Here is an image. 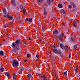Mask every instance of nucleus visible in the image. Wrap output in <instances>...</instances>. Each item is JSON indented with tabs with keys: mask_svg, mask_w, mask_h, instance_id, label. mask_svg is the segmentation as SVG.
Segmentation results:
<instances>
[{
	"mask_svg": "<svg viewBox=\"0 0 80 80\" xmlns=\"http://www.w3.org/2000/svg\"><path fill=\"white\" fill-rule=\"evenodd\" d=\"M20 45V40L18 39L15 42H13L12 44V47L13 48V51L15 53L17 52L20 48L19 47Z\"/></svg>",
	"mask_w": 80,
	"mask_h": 80,
	"instance_id": "1",
	"label": "nucleus"
},
{
	"mask_svg": "<svg viewBox=\"0 0 80 80\" xmlns=\"http://www.w3.org/2000/svg\"><path fill=\"white\" fill-rule=\"evenodd\" d=\"M12 64L13 67L15 68L18 65V61L16 60H14L12 61Z\"/></svg>",
	"mask_w": 80,
	"mask_h": 80,
	"instance_id": "2",
	"label": "nucleus"
},
{
	"mask_svg": "<svg viewBox=\"0 0 80 80\" xmlns=\"http://www.w3.org/2000/svg\"><path fill=\"white\" fill-rule=\"evenodd\" d=\"M20 8L21 10H22V12L25 15L26 13V9L25 8V7L23 5L21 4L20 5Z\"/></svg>",
	"mask_w": 80,
	"mask_h": 80,
	"instance_id": "3",
	"label": "nucleus"
},
{
	"mask_svg": "<svg viewBox=\"0 0 80 80\" xmlns=\"http://www.w3.org/2000/svg\"><path fill=\"white\" fill-rule=\"evenodd\" d=\"M60 47L62 48V49H63V48H64V49L66 50H68V46H66L64 47V46H63V45L62 44V43H60Z\"/></svg>",
	"mask_w": 80,
	"mask_h": 80,
	"instance_id": "4",
	"label": "nucleus"
},
{
	"mask_svg": "<svg viewBox=\"0 0 80 80\" xmlns=\"http://www.w3.org/2000/svg\"><path fill=\"white\" fill-rule=\"evenodd\" d=\"M43 14L45 15H46L47 14V8H46L44 7L43 8Z\"/></svg>",
	"mask_w": 80,
	"mask_h": 80,
	"instance_id": "5",
	"label": "nucleus"
},
{
	"mask_svg": "<svg viewBox=\"0 0 80 80\" xmlns=\"http://www.w3.org/2000/svg\"><path fill=\"white\" fill-rule=\"evenodd\" d=\"M11 2L12 5L13 6H16L17 4L15 3V0H11Z\"/></svg>",
	"mask_w": 80,
	"mask_h": 80,
	"instance_id": "6",
	"label": "nucleus"
},
{
	"mask_svg": "<svg viewBox=\"0 0 80 80\" xmlns=\"http://www.w3.org/2000/svg\"><path fill=\"white\" fill-rule=\"evenodd\" d=\"M53 51L56 54H58V50L55 48L52 49Z\"/></svg>",
	"mask_w": 80,
	"mask_h": 80,
	"instance_id": "7",
	"label": "nucleus"
},
{
	"mask_svg": "<svg viewBox=\"0 0 80 80\" xmlns=\"http://www.w3.org/2000/svg\"><path fill=\"white\" fill-rule=\"evenodd\" d=\"M60 12H61L62 13L64 14V15H66V13L65 11L63 9H61L60 10Z\"/></svg>",
	"mask_w": 80,
	"mask_h": 80,
	"instance_id": "8",
	"label": "nucleus"
},
{
	"mask_svg": "<svg viewBox=\"0 0 80 80\" xmlns=\"http://www.w3.org/2000/svg\"><path fill=\"white\" fill-rule=\"evenodd\" d=\"M53 34H57L58 33V31L57 30V29L56 30H54L53 31Z\"/></svg>",
	"mask_w": 80,
	"mask_h": 80,
	"instance_id": "9",
	"label": "nucleus"
},
{
	"mask_svg": "<svg viewBox=\"0 0 80 80\" xmlns=\"http://www.w3.org/2000/svg\"><path fill=\"white\" fill-rule=\"evenodd\" d=\"M7 18H8L10 20H13V17L12 16H8Z\"/></svg>",
	"mask_w": 80,
	"mask_h": 80,
	"instance_id": "10",
	"label": "nucleus"
},
{
	"mask_svg": "<svg viewBox=\"0 0 80 80\" xmlns=\"http://www.w3.org/2000/svg\"><path fill=\"white\" fill-rule=\"evenodd\" d=\"M5 75L7 76L8 78H10V73H9L8 72H6Z\"/></svg>",
	"mask_w": 80,
	"mask_h": 80,
	"instance_id": "11",
	"label": "nucleus"
},
{
	"mask_svg": "<svg viewBox=\"0 0 80 80\" xmlns=\"http://www.w3.org/2000/svg\"><path fill=\"white\" fill-rule=\"evenodd\" d=\"M4 55V52L2 51L1 50L0 51V55L1 56H3Z\"/></svg>",
	"mask_w": 80,
	"mask_h": 80,
	"instance_id": "12",
	"label": "nucleus"
},
{
	"mask_svg": "<svg viewBox=\"0 0 80 80\" xmlns=\"http://www.w3.org/2000/svg\"><path fill=\"white\" fill-rule=\"evenodd\" d=\"M70 40L71 42H72V43L74 42V38H73V37H71Z\"/></svg>",
	"mask_w": 80,
	"mask_h": 80,
	"instance_id": "13",
	"label": "nucleus"
},
{
	"mask_svg": "<svg viewBox=\"0 0 80 80\" xmlns=\"http://www.w3.org/2000/svg\"><path fill=\"white\" fill-rule=\"evenodd\" d=\"M44 5L45 7H48V6H50V5H48V4L47 2H46L44 4Z\"/></svg>",
	"mask_w": 80,
	"mask_h": 80,
	"instance_id": "14",
	"label": "nucleus"
},
{
	"mask_svg": "<svg viewBox=\"0 0 80 80\" xmlns=\"http://www.w3.org/2000/svg\"><path fill=\"white\" fill-rule=\"evenodd\" d=\"M24 70V68H22L20 70L19 73H21Z\"/></svg>",
	"mask_w": 80,
	"mask_h": 80,
	"instance_id": "15",
	"label": "nucleus"
},
{
	"mask_svg": "<svg viewBox=\"0 0 80 80\" xmlns=\"http://www.w3.org/2000/svg\"><path fill=\"white\" fill-rule=\"evenodd\" d=\"M47 3H48V5H50V2H51V1L50 0H47Z\"/></svg>",
	"mask_w": 80,
	"mask_h": 80,
	"instance_id": "16",
	"label": "nucleus"
},
{
	"mask_svg": "<svg viewBox=\"0 0 80 80\" xmlns=\"http://www.w3.org/2000/svg\"><path fill=\"white\" fill-rule=\"evenodd\" d=\"M3 12L4 14L5 15L7 14V11H6V9L5 8H4L3 9Z\"/></svg>",
	"mask_w": 80,
	"mask_h": 80,
	"instance_id": "17",
	"label": "nucleus"
},
{
	"mask_svg": "<svg viewBox=\"0 0 80 80\" xmlns=\"http://www.w3.org/2000/svg\"><path fill=\"white\" fill-rule=\"evenodd\" d=\"M28 21L30 23H32V18H29Z\"/></svg>",
	"mask_w": 80,
	"mask_h": 80,
	"instance_id": "18",
	"label": "nucleus"
},
{
	"mask_svg": "<svg viewBox=\"0 0 80 80\" xmlns=\"http://www.w3.org/2000/svg\"><path fill=\"white\" fill-rule=\"evenodd\" d=\"M60 36H61L62 37H63V38H64V37H65L64 34L63 33H62L60 34Z\"/></svg>",
	"mask_w": 80,
	"mask_h": 80,
	"instance_id": "19",
	"label": "nucleus"
},
{
	"mask_svg": "<svg viewBox=\"0 0 80 80\" xmlns=\"http://www.w3.org/2000/svg\"><path fill=\"white\" fill-rule=\"evenodd\" d=\"M0 70L1 72H3L4 71V68L3 67L1 68L0 69Z\"/></svg>",
	"mask_w": 80,
	"mask_h": 80,
	"instance_id": "20",
	"label": "nucleus"
},
{
	"mask_svg": "<svg viewBox=\"0 0 80 80\" xmlns=\"http://www.w3.org/2000/svg\"><path fill=\"white\" fill-rule=\"evenodd\" d=\"M27 77L28 78H32V75L30 74H28L27 75Z\"/></svg>",
	"mask_w": 80,
	"mask_h": 80,
	"instance_id": "21",
	"label": "nucleus"
},
{
	"mask_svg": "<svg viewBox=\"0 0 80 80\" xmlns=\"http://www.w3.org/2000/svg\"><path fill=\"white\" fill-rule=\"evenodd\" d=\"M9 12H8L7 13H6V15L7 16L5 17V18H7V17H8V16H10L9 15Z\"/></svg>",
	"mask_w": 80,
	"mask_h": 80,
	"instance_id": "22",
	"label": "nucleus"
},
{
	"mask_svg": "<svg viewBox=\"0 0 80 80\" xmlns=\"http://www.w3.org/2000/svg\"><path fill=\"white\" fill-rule=\"evenodd\" d=\"M58 7L59 8H62L63 7V5L61 4H59Z\"/></svg>",
	"mask_w": 80,
	"mask_h": 80,
	"instance_id": "23",
	"label": "nucleus"
},
{
	"mask_svg": "<svg viewBox=\"0 0 80 80\" xmlns=\"http://www.w3.org/2000/svg\"><path fill=\"white\" fill-rule=\"evenodd\" d=\"M41 77L42 78H45V76L43 74H41Z\"/></svg>",
	"mask_w": 80,
	"mask_h": 80,
	"instance_id": "24",
	"label": "nucleus"
},
{
	"mask_svg": "<svg viewBox=\"0 0 80 80\" xmlns=\"http://www.w3.org/2000/svg\"><path fill=\"white\" fill-rule=\"evenodd\" d=\"M73 22H74V23H75V24H77V23H78V22H77V19L74 20L73 21Z\"/></svg>",
	"mask_w": 80,
	"mask_h": 80,
	"instance_id": "25",
	"label": "nucleus"
},
{
	"mask_svg": "<svg viewBox=\"0 0 80 80\" xmlns=\"http://www.w3.org/2000/svg\"><path fill=\"white\" fill-rule=\"evenodd\" d=\"M13 76L14 79H16V77H17V76L16 75V74H13Z\"/></svg>",
	"mask_w": 80,
	"mask_h": 80,
	"instance_id": "26",
	"label": "nucleus"
},
{
	"mask_svg": "<svg viewBox=\"0 0 80 80\" xmlns=\"http://www.w3.org/2000/svg\"><path fill=\"white\" fill-rule=\"evenodd\" d=\"M57 38H58V40H61V39H62V38H60V37L59 36H58L57 37Z\"/></svg>",
	"mask_w": 80,
	"mask_h": 80,
	"instance_id": "27",
	"label": "nucleus"
},
{
	"mask_svg": "<svg viewBox=\"0 0 80 80\" xmlns=\"http://www.w3.org/2000/svg\"><path fill=\"white\" fill-rule=\"evenodd\" d=\"M64 74L65 76H67V71H66L65 72Z\"/></svg>",
	"mask_w": 80,
	"mask_h": 80,
	"instance_id": "28",
	"label": "nucleus"
},
{
	"mask_svg": "<svg viewBox=\"0 0 80 80\" xmlns=\"http://www.w3.org/2000/svg\"><path fill=\"white\" fill-rule=\"evenodd\" d=\"M42 2V1H40L39 2L38 1H37V2L39 3V4H41Z\"/></svg>",
	"mask_w": 80,
	"mask_h": 80,
	"instance_id": "29",
	"label": "nucleus"
},
{
	"mask_svg": "<svg viewBox=\"0 0 80 80\" xmlns=\"http://www.w3.org/2000/svg\"><path fill=\"white\" fill-rule=\"evenodd\" d=\"M70 4L71 5L73 6L75 4V3H74V2H70Z\"/></svg>",
	"mask_w": 80,
	"mask_h": 80,
	"instance_id": "30",
	"label": "nucleus"
},
{
	"mask_svg": "<svg viewBox=\"0 0 80 80\" xmlns=\"http://www.w3.org/2000/svg\"><path fill=\"white\" fill-rule=\"evenodd\" d=\"M18 21L19 22L20 21V17L18 16Z\"/></svg>",
	"mask_w": 80,
	"mask_h": 80,
	"instance_id": "31",
	"label": "nucleus"
},
{
	"mask_svg": "<svg viewBox=\"0 0 80 80\" xmlns=\"http://www.w3.org/2000/svg\"><path fill=\"white\" fill-rule=\"evenodd\" d=\"M3 28H7V26L6 25H4L3 26Z\"/></svg>",
	"mask_w": 80,
	"mask_h": 80,
	"instance_id": "32",
	"label": "nucleus"
},
{
	"mask_svg": "<svg viewBox=\"0 0 80 80\" xmlns=\"http://www.w3.org/2000/svg\"><path fill=\"white\" fill-rule=\"evenodd\" d=\"M10 25H11V26H13V22H11L10 24Z\"/></svg>",
	"mask_w": 80,
	"mask_h": 80,
	"instance_id": "33",
	"label": "nucleus"
},
{
	"mask_svg": "<svg viewBox=\"0 0 80 80\" xmlns=\"http://www.w3.org/2000/svg\"><path fill=\"white\" fill-rule=\"evenodd\" d=\"M71 57V53H69V56H68V58H70Z\"/></svg>",
	"mask_w": 80,
	"mask_h": 80,
	"instance_id": "34",
	"label": "nucleus"
},
{
	"mask_svg": "<svg viewBox=\"0 0 80 80\" xmlns=\"http://www.w3.org/2000/svg\"><path fill=\"white\" fill-rule=\"evenodd\" d=\"M27 57H30V54H27Z\"/></svg>",
	"mask_w": 80,
	"mask_h": 80,
	"instance_id": "35",
	"label": "nucleus"
},
{
	"mask_svg": "<svg viewBox=\"0 0 80 80\" xmlns=\"http://www.w3.org/2000/svg\"><path fill=\"white\" fill-rule=\"evenodd\" d=\"M42 31L43 32H44V31H45V28H44L42 27Z\"/></svg>",
	"mask_w": 80,
	"mask_h": 80,
	"instance_id": "36",
	"label": "nucleus"
},
{
	"mask_svg": "<svg viewBox=\"0 0 80 80\" xmlns=\"http://www.w3.org/2000/svg\"><path fill=\"white\" fill-rule=\"evenodd\" d=\"M38 40H39V41H40V42H42V39H38Z\"/></svg>",
	"mask_w": 80,
	"mask_h": 80,
	"instance_id": "37",
	"label": "nucleus"
},
{
	"mask_svg": "<svg viewBox=\"0 0 80 80\" xmlns=\"http://www.w3.org/2000/svg\"><path fill=\"white\" fill-rule=\"evenodd\" d=\"M73 6V7L74 8H75L76 7V5H75V4H74V5Z\"/></svg>",
	"mask_w": 80,
	"mask_h": 80,
	"instance_id": "38",
	"label": "nucleus"
},
{
	"mask_svg": "<svg viewBox=\"0 0 80 80\" xmlns=\"http://www.w3.org/2000/svg\"><path fill=\"white\" fill-rule=\"evenodd\" d=\"M78 66H77L76 67V70H78Z\"/></svg>",
	"mask_w": 80,
	"mask_h": 80,
	"instance_id": "39",
	"label": "nucleus"
},
{
	"mask_svg": "<svg viewBox=\"0 0 80 80\" xmlns=\"http://www.w3.org/2000/svg\"><path fill=\"white\" fill-rule=\"evenodd\" d=\"M55 56L52 55V58H53V59H54L55 58Z\"/></svg>",
	"mask_w": 80,
	"mask_h": 80,
	"instance_id": "40",
	"label": "nucleus"
},
{
	"mask_svg": "<svg viewBox=\"0 0 80 80\" xmlns=\"http://www.w3.org/2000/svg\"><path fill=\"white\" fill-rule=\"evenodd\" d=\"M77 48V45H75L74 46V48L75 49H76V48Z\"/></svg>",
	"mask_w": 80,
	"mask_h": 80,
	"instance_id": "41",
	"label": "nucleus"
},
{
	"mask_svg": "<svg viewBox=\"0 0 80 80\" xmlns=\"http://www.w3.org/2000/svg\"><path fill=\"white\" fill-rule=\"evenodd\" d=\"M25 21H28V18H27L25 19Z\"/></svg>",
	"mask_w": 80,
	"mask_h": 80,
	"instance_id": "42",
	"label": "nucleus"
},
{
	"mask_svg": "<svg viewBox=\"0 0 80 80\" xmlns=\"http://www.w3.org/2000/svg\"><path fill=\"white\" fill-rule=\"evenodd\" d=\"M36 57L37 58H38V57H39V55H38V54H37L36 55Z\"/></svg>",
	"mask_w": 80,
	"mask_h": 80,
	"instance_id": "43",
	"label": "nucleus"
},
{
	"mask_svg": "<svg viewBox=\"0 0 80 80\" xmlns=\"http://www.w3.org/2000/svg\"><path fill=\"white\" fill-rule=\"evenodd\" d=\"M63 40V41H65V39L64 38H61V40Z\"/></svg>",
	"mask_w": 80,
	"mask_h": 80,
	"instance_id": "44",
	"label": "nucleus"
},
{
	"mask_svg": "<svg viewBox=\"0 0 80 80\" xmlns=\"http://www.w3.org/2000/svg\"><path fill=\"white\" fill-rule=\"evenodd\" d=\"M7 35H8V36H9V37H11V35L8 33V34Z\"/></svg>",
	"mask_w": 80,
	"mask_h": 80,
	"instance_id": "45",
	"label": "nucleus"
},
{
	"mask_svg": "<svg viewBox=\"0 0 80 80\" xmlns=\"http://www.w3.org/2000/svg\"><path fill=\"white\" fill-rule=\"evenodd\" d=\"M77 70H78L75 69V72L76 73H77V72H78V71H77Z\"/></svg>",
	"mask_w": 80,
	"mask_h": 80,
	"instance_id": "46",
	"label": "nucleus"
},
{
	"mask_svg": "<svg viewBox=\"0 0 80 80\" xmlns=\"http://www.w3.org/2000/svg\"><path fill=\"white\" fill-rule=\"evenodd\" d=\"M53 48H55V45H53L52 46Z\"/></svg>",
	"mask_w": 80,
	"mask_h": 80,
	"instance_id": "47",
	"label": "nucleus"
},
{
	"mask_svg": "<svg viewBox=\"0 0 80 80\" xmlns=\"http://www.w3.org/2000/svg\"><path fill=\"white\" fill-rule=\"evenodd\" d=\"M60 55L61 56H62V53L61 52H60Z\"/></svg>",
	"mask_w": 80,
	"mask_h": 80,
	"instance_id": "48",
	"label": "nucleus"
},
{
	"mask_svg": "<svg viewBox=\"0 0 80 80\" xmlns=\"http://www.w3.org/2000/svg\"><path fill=\"white\" fill-rule=\"evenodd\" d=\"M69 8H72V6L71 5H69L68 6Z\"/></svg>",
	"mask_w": 80,
	"mask_h": 80,
	"instance_id": "49",
	"label": "nucleus"
},
{
	"mask_svg": "<svg viewBox=\"0 0 80 80\" xmlns=\"http://www.w3.org/2000/svg\"><path fill=\"white\" fill-rule=\"evenodd\" d=\"M58 52H60V53L61 52V50L60 49H58Z\"/></svg>",
	"mask_w": 80,
	"mask_h": 80,
	"instance_id": "50",
	"label": "nucleus"
},
{
	"mask_svg": "<svg viewBox=\"0 0 80 80\" xmlns=\"http://www.w3.org/2000/svg\"><path fill=\"white\" fill-rule=\"evenodd\" d=\"M50 56L51 57V58H52V56H53V55H52V54H50Z\"/></svg>",
	"mask_w": 80,
	"mask_h": 80,
	"instance_id": "51",
	"label": "nucleus"
},
{
	"mask_svg": "<svg viewBox=\"0 0 80 80\" xmlns=\"http://www.w3.org/2000/svg\"><path fill=\"white\" fill-rule=\"evenodd\" d=\"M5 34H6V35H7L8 33V32H5Z\"/></svg>",
	"mask_w": 80,
	"mask_h": 80,
	"instance_id": "52",
	"label": "nucleus"
},
{
	"mask_svg": "<svg viewBox=\"0 0 80 80\" xmlns=\"http://www.w3.org/2000/svg\"><path fill=\"white\" fill-rule=\"evenodd\" d=\"M65 23H66V22H63L62 23V24L64 25H65Z\"/></svg>",
	"mask_w": 80,
	"mask_h": 80,
	"instance_id": "53",
	"label": "nucleus"
},
{
	"mask_svg": "<svg viewBox=\"0 0 80 80\" xmlns=\"http://www.w3.org/2000/svg\"><path fill=\"white\" fill-rule=\"evenodd\" d=\"M29 40H32V39H31V38H29Z\"/></svg>",
	"mask_w": 80,
	"mask_h": 80,
	"instance_id": "54",
	"label": "nucleus"
},
{
	"mask_svg": "<svg viewBox=\"0 0 80 80\" xmlns=\"http://www.w3.org/2000/svg\"><path fill=\"white\" fill-rule=\"evenodd\" d=\"M27 61H28L27 59H26L24 60V62H27Z\"/></svg>",
	"mask_w": 80,
	"mask_h": 80,
	"instance_id": "55",
	"label": "nucleus"
},
{
	"mask_svg": "<svg viewBox=\"0 0 80 80\" xmlns=\"http://www.w3.org/2000/svg\"><path fill=\"white\" fill-rule=\"evenodd\" d=\"M41 66H40V65H39L38 66V68H40V67Z\"/></svg>",
	"mask_w": 80,
	"mask_h": 80,
	"instance_id": "56",
	"label": "nucleus"
},
{
	"mask_svg": "<svg viewBox=\"0 0 80 80\" xmlns=\"http://www.w3.org/2000/svg\"><path fill=\"white\" fill-rule=\"evenodd\" d=\"M3 41L4 42H5L6 41V40H5V39H3Z\"/></svg>",
	"mask_w": 80,
	"mask_h": 80,
	"instance_id": "57",
	"label": "nucleus"
},
{
	"mask_svg": "<svg viewBox=\"0 0 80 80\" xmlns=\"http://www.w3.org/2000/svg\"><path fill=\"white\" fill-rule=\"evenodd\" d=\"M2 45V43L0 44V46Z\"/></svg>",
	"mask_w": 80,
	"mask_h": 80,
	"instance_id": "58",
	"label": "nucleus"
},
{
	"mask_svg": "<svg viewBox=\"0 0 80 80\" xmlns=\"http://www.w3.org/2000/svg\"><path fill=\"white\" fill-rule=\"evenodd\" d=\"M76 23H78V21H77V20Z\"/></svg>",
	"mask_w": 80,
	"mask_h": 80,
	"instance_id": "59",
	"label": "nucleus"
},
{
	"mask_svg": "<svg viewBox=\"0 0 80 80\" xmlns=\"http://www.w3.org/2000/svg\"><path fill=\"white\" fill-rule=\"evenodd\" d=\"M43 80H48V79H44Z\"/></svg>",
	"mask_w": 80,
	"mask_h": 80,
	"instance_id": "60",
	"label": "nucleus"
},
{
	"mask_svg": "<svg viewBox=\"0 0 80 80\" xmlns=\"http://www.w3.org/2000/svg\"><path fill=\"white\" fill-rule=\"evenodd\" d=\"M43 0H40V1H41V2H43Z\"/></svg>",
	"mask_w": 80,
	"mask_h": 80,
	"instance_id": "61",
	"label": "nucleus"
},
{
	"mask_svg": "<svg viewBox=\"0 0 80 80\" xmlns=\"http://www.w3.org/2000/svg\"><path fill=\"white\" fill-rule=\"evenodd\" d=\"M54 0H51V1H52V2H53V1H54Z\"/></svg>",
	"mask_w": 80,
	"mask_h": 80,
	"instance_id": "62",
	"label": "nucleus"
},
{
	"mask_svg": "<svg viewBox=\"0 0 80 80\" xmlns=\"http://www.w3.org/2000/svg\"><path fill=\"white\" fill-rule=\"evenodd\" d=\"M69 23H72V22H69Z\"/></svg>",
	"mask_w": 80,
	"mask_h": 80,
	"instance_id": "63",
	"label": "nucleus"
},
{
	"mask_svg": "<svg viewBox=\"0 0 80 80\" xmlns=\"http://www.w3.org/2000/svg\"><path fill=\"white\" fill-rule=\"evenodd\" d=\"M44 35H45V33L44 34Z\"/></svg>",
	"mask_w": 80,
	"mask_h": 80,
	"instance_id": "64",
	"label": "nucleus"
}]
</instances>
